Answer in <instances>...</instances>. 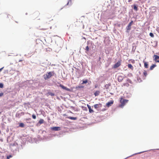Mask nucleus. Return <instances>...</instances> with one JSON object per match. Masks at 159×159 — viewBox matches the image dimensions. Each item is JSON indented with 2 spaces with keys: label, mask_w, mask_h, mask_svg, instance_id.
<instances>
[{
  "label": "nucleus",
  "mask_w": 159,
  "mask_h": 159,
  "mask_svg": "<svg viewBox=\"0 0 159 159\" xmlns=\"http://www.w3.org/2000/svg\"><path fill=\"white\" fill-rule=\"evenodd\" d=\"M134 9L136 11H137L138 10V7L135 5L134 6Z\"/></svg>",
  "instance_id": "nucleus-20"
},
{
  "label": "nucleus",
  "mask_w": 159,
  "mask_h": 159,
  "mask_svg": "<svg viewBox=\"0 0 159 159\" xmlns=\"http://www.w3.org/2000/svg\"><path fill=\"white\" fill-rule=\"evenodd\" d=\"M3 68H4V67H3L2 68H1L0 69V72L3 69Z\"/></svg>",
  "instance_id": "nucleus-32"
},
{
  "label": "nucleus",
  "mask_w": 159,
  "mask_h": 159,
  "mask_svg": "<svg viewBox=\"0 0 159 159\" xmlns=\"http://www.w3.org/2000/svg\"><path fill=\"white\" fill-rule=\"evenodd\" d=\"M19 126L21 127H24L25 125L23 123H21L19 124Z\"/></svg>",
  "instance_id": "nucleus-19"
},
{
  "label": "nucleus",
  "mask_w": 159,
  "mask_h": 159,
  "mask_svg": "<svg viewBox=\"0 0 159 159\" xmlns=\"http://www.w3.org/2000/svg\"><path fill=\"white\" fill-rule=\"evenodd\" d=\"M51 28V26L49 25V24H48L47 23L45 22L43 24L41 27L39 26L38 29L40 30H45Z\"/></svg>",
  "instance_id": "nucleus-1"
},
{
  "label": "nucleus",
  "mask_w": 159,
  "mask_h": 159,
  "mask_svg": "<svg viewBox=\"0 0 159 159\" xmlns=\"http://www.w3.org/2000/svg\"><path fill=\"white\" fill-rule=\"evenodd\" d=\"M153 57H154V60L156 62H159V56L154 55Z\"/></svg>",
  "instance_id": "nucleus-5"
},
{
  "label": "nucleus",
  "mask_w": 159,
  "mask_h": 159,
  "mask_svg": "<svg viewBox=\"0 0 159 159\" xmlns=\"http://www.w3.org/2000/svg\"><path fill=\"white\" fill-rule=\"evenodd\" d=\"M68 3H69V2H68V3H67V5H68Z\"/></svg>",
  "instance_id": "nucleus-37"
},
{
  "label": "nucleus",
  "mask_w": 159,
  "mask_h": 159,
  "mask_svg": "<svg viewBox=\"0 0 159 159\" xmlns=\"http://www.w3.org/2000/svg\"><path fill=\"white\" fill-rule=\"evenodd\" d=\"M121 60L118 61L113 66L114 68H116L119 67L121 65Z\"/></svg>",
  "instance_id": "nucleus-4"
},
{
  "label": "nucleus",
  "mask_w": 159,
  "mask_h": 159,
  "mask_svg": "<svg viewBox=\"0 0 159 159\" xmlns=\"http://www.w3.org/2000/svg\"><path fill=\"white\" fill-rule=\"evenodd\" d=\"M109 86H110V85H109V84H106L105 85V87L106 89H108Z\"/></svg>",
  "instance_id": "nucleus-21"
},
{
  "label": "nucleus",
  "mask_w": 159,
  "mask_h": 159,
  "mask_svg": "<svg viewBox=\"0 0 159 159\" xmlns=\"http://www.w3.org/2000/svg\"><path fill=\"white\" fill-rule=\"evenodd\" d=\"M89 111L90 113H93L94 112V111L93 110L91 109V108H89Z\"/></svg>",
  "instance_id": "nucleus-24"
},
{
  "label": "nucleus",
  "mask_w": 159,
  "mask_h": 159,
  "mask_svg": "<svg viewBox=\"0 0 159 159\" xmlns=\"http://www.w3.org/2000/svg\"><path fill=\"white\" fill-rule=\"evenodd\" d=\"M11 157V155H10L9 156H8L7 158L8 159H9Z\"/></svg>",
  "instance_id": "nucleus-31"
},
{
  "label": "nucleus",
  "mask_w": 159,
  "mask_h": 159,
  "mask_svg": "<svg viewBox=\"0 0 159 159\" xmlns=\"http://www.w3.org/2000/svg\"><path fill=\"white\" fill-rule=\"evenodd\" d=\"M44 122V120L43 119H41L39 121L38 124H43V123Z\"/></svg>",
  "instance_id": "nucleus-13"
},
{
  "label": "nucleus",
  "mask_w": 159,
  "mask_h": 159,
  "mask_svg": "<svg viewBox=\"0 0 159 159\" xmlns=\"http://www.w3.org/2000/svg\"><path fill=\"white\" fill-rule=\"evenodd\" d=\"M88 82V80H83V83H82V84H86Z\"/></svg>",
  "instance_id": "nucleus-22"
},
{
  "label": "nucleus",
  "mask_w": 159,
  "mask_h": 159,
  "mask_svg": "<svg viewBox=\"0 0 159 159\" xmlns=\"http://www.w3.org/2000/svg\"><path fill=\"white\" fill-rule=\"evenodd\" d=\"M149 35L151 37H153L154 36L153 34L152 33H150Z\"/></svg>",
  "instance_id": "nucleus-26"
},
{
  "label": "nucleus",
  "mask_w": 159,
  "mask_h": 159,
  "mask_svg": "<svg viewBox=\"0 0 159 159\" xmlns=\"http://www.w3.org/2000/svg\"><path fill=\"white\" fill-rule=\"evenodd\" d=\"M60 128L58 127H55L52 128V129L55 130L57 131L60 129Z\"/></svg>",
  "instance_id": "nucleus-14"
},
{
  "label": "nucleus",
  "mask_w": 159,
  "mask_h": 159,
  "mask_svg": "<svg viewBox=\"0 0 159 159\" xmlns=\"http://www.w3.org/2000/svg\"><path fill=\"white\" fill-rule=\"evenodd\" d=\"M100 93V92L99 91H96L95 93H94V94L95 96H98Z\"/></svg>",
  "instance_id": "nucleus-12"
},
{
  "label": "nucleus",
  "mask_w": 159,
  "mask_h": 159,
  "mask_svg": "<svg viewBox=\"0 0 159 159\" xmlns=\"http://www.w3.org/2000/svg\"><path fill=\"white\" fill-rule=\"evenodd\" d=\"M128 101V100L121 98L120 100L121 104L120 105V106L122 108Z\"/></svg>",
  "instance_id": "nucleus-3"
},
{
  "label": "nucleus",
  "mask_w": 159,
  "mask_h": 159,
  "mask_svg": "<svg viewBox=\"0 0 159 159\" xmlns=\"http://www.w3.org/2000/svg\"><path fill=\"white\" fill-rule=\"evenodd\" d=\"M114 101L113 100H112L110 102H108L106 104V106L108 107H109L110 106H111L113 103Z\"/></svg>",
  "instance_id": "nucleus-9"
},
{
  "label": "nucleus",
  "mask_w": 159,
  "mask_h": 159,
  "mask_svg": "<svg viewBox=\"0 0 159 159\" xmlns=\"http://www.w3.org/2000/svg\"><path fill=\"white\" fill-rule=\"evenodd\" d=\"M4 16H6V18H7L8 17V15L7 14H5L4 15Z\"/></svg>",
  "instance_id": "nucleus-30"
},
{
  "label": "nucleus",
  "mask_w": 159,
  "mask_h": 159,
  "mask_svg": "<svg viewBox=\"0 0 159 159\" xmlns=\"http://www.w3.org/2000/svg\"><path fill=\"white\" fill-rule=\"evenodd\" d=\"M3 84L2 83H0V88H3Z\"/></svg>",
  "instance_id": "nucleus-27"
},
{
  "label": "nucleus",
  "mask_w": 159,
  "mask_h": 159,
  "mask_svg": "<svg viewBox=\"0 0 159 159\" xmlns=\"http://www.w3.org/2000/svg\"><path fill=\"white\" fill-rule=\"evenodd\" d=\"M59 86L61 88L63 89H65L66 91H70V89H69L64 86V85L61 84H60L59 85Z\"/></svg>",
  "instance_id": "nucleus-6"
},
{
  "label": "nucleus",
  "mask_w": 159,
  "mask_h": 159,
  "mask_svg": "<svg viewBox=\"0 0 159 159\" xmlns=\"http://www.w3.org/2000/svg\"><path fill=\"white\" fill-rule=\"evenodd\" d=\"M123 85L124 86H127V87H128L129 84L128 83H124L123 84Z\"/></svg>",
  "instance_id": "nucleus-23"
},
{
  "label": "nucleus",
  "mask_w": 159,
  "mask_h": 159,
  "mask_svg": "<svg viewBox=\"0 0 159 159\" xmlns=\"http://www.w3.org/2000/svg\"><path fill=\"white\" fill-rule=\"evenodd\" d=\"M88 107L89 109V108H91V107L89 105H88Z\"/></svg>",
  "instance_id": "nucleus-33"
},
{
  "label": "nucleus",
  "mask_w": 159,
  "mask_h": 159,
  "mask_svg": "<svg viewBox=\"0 0 159 159\" xmlns=\"http://www.w3.org/2000/svg\"><path fill=\"white\" fill-rule=\"evenodd\" d=\"M94 106L95 108L97 109L98 108L101 107H102V105L101 103H99L98 104H96L94 105Z\"/></svg>",
  "instance_id": "nucleus-8"
},
{
  "label": "nucleus",
  "mask_w": 159,
  "mask_h": 159,
  "mask_svg": "<svg viewBox=\"0 0 159 159\" xmlns=\"http://www.w3.org/2000/svg\"><path fill=\"white\" fill-rule=\"evenodd\" d=\"M128 67L130 68L131 69L133 70L134 69L133 67L131 64H128Z\"/></svg>",
  "instance_id": "nucleus-15"
},
{
  "label": "nucleus",
  "mask_w": 159,
  "mask_h": 159,
  "mask_svg": "<svg viewBox=\"0 0 159 159\" xmlns=\"http://www.w3.org/2000/svg\"><path fill=\"white\" fill-rule=\"evenodd\" d=\"M32 117L34 119H35L36 118V116L34 114H33L32 116Z\"/></svg>",
  "instance_id": "nucleus-28"
},
{
  "label": "nucleus",
  "mask_w": 159,
  "mask_h": 159,
  "mask_svg": "<svg viewBox=\"0 0 159 159\" xmlns=\"http://www.w3.org/2000/svg\"><path fill=\"white\" fill-rule=\"evenodd\" d=\"M123 80V78L121 76H119L118 78V80L119 82H121Z\"/></svg>",
  "instance_id": "nucleus-10"
},
{
  "label": "nucleus",
  "mask_w": 159,
  "mask_h": 159,
  "mask_svg": "<svg viewBox=\"0 0 159 159\" xmlns=\"http://www.w3.org/2000/svg\"><path fill=\"white\" fill-rule=\"evenodd\" d=\"M143 62L144 63V67L146 68H148V63L144 61H143Z\"/></svg>",
  "instance_id": "nucleus-11"
},
{
  "label": "nucleus",
  "mask_w": 159,
  "mask_h": 159,
  "mask_svg": "<svg viewBox=\"0 0 159 159\" xmlns=\"http://www.w3.org/2000/svg\"><path fill=\"white\" fill-rule=\"evenodd\" d=\"M3 94L4 93H3L1 92L0 93V97L2 96L3 95Z\"/></svg>",
  "instance_id": "nucleus-29"
},
{
  "label": "nucleus",
  "mask_w": 159,
  "mask_h": 159,
  "mask_svg": "<svg viewBox=\"0 0 159 159\" xmlns=\"http://www.w3.org/2000/svg\"><path fill=\"white\" fill-rule=\"evenodd\" d=\"M85 50L87 51H89V48L88 46H87L86 47Z\"/></svg>",
  "instance_id": "nucleus-25"
},
{
  "label": "nucleus",
  "mask_w": 159,
  "mask_h": 159,
  "mask_svg": "<svg viewBox=\"0 0 159 159\" xmlns=\"http://www.w3.org/2000/svg\"><path fill=\"white\" fill-rule=\"evenodd\" d=\"M132 1L131 0H128V2H130Z\"/></svg>",
  "instance_id": "nucleus-36"
},
{
  "label": "nucleus",
  "mask_w": 159,
  "mask_h": 159,
  "mask_svg": "<svg viewBox=\"0 0 159 159\" xmlns=\"http://www.w3.org/2000/svg\"><path fill=\"white\" fill-rule=\"evenodd\" d=\"M68 118L70 119L74 120H75L77 119V118L76 117H69Z\"/></svg>",
  "instance_id": "nucleus-17"
},
{
  "label": "nucleus",
  "mask_w": 159,
  "mask_h": 159,
  "mask_svg": "<svg viewBox=\"0 0 159 159\" xmlns=\"http://www.w3.org/2000/svg\"><path fill=\"white\" fill-rule=\"evenodd\" d=\"M1 112H0V114H1Z\"/></svg>",
  "instance_id": "nucleus-38"
},
{
  "label": "nucleus",
  "mask_w": 159,
  "mask_h": 159,
  "mask_svg": "<svg viewBox=\"0 0 159 159\" xmlns=\"http://www.w3.org/2000/svg\"><path fill=\"white\" fill-rule=\"evenodd\" d=\"M143 74L144 75V78H145V77L147 75V71L146 70H144L143 72Z\"/></svg>",
  "instance_id": "nucleus-18"
},
{
  "label": "nucleus",
  "mask_w": 159,
  "mask_h": 159,
  "mask_svg": "<svg viewBox=\"0 0 159 159\" xmlns=\"http://www.w3.org/2000/svg\"><path fill=\"white\" fill-rule=\"evenodd\" d=\"M55 75H56V74L54 71H50L47 72L46 74L44 75L43 76L44 79L45 80H47L49 79L52 76H54Z\"/></svg>",
  "instance_id": "nucleus-2"
},
{
  "label": "nucleus",
  "mask_w": 159,
  "mask_h": 159,
  "mask_svg": "<svg viewBox=\"0 0 159 159\" xmlns=\"http://www.w3.org/2000/svg\"><path fill=\"white\" fill-rule=\"evenodd\" d=\"M156 66V65L155 64H153L150 67V70H152Z\"/></svg>",
  "instance_id": "nucleus-16"
},
{
  "label": "nucleus",
  "mask_w": 159,
  "mask_h": 159,
  "mask_svg": "<svg viewBox=\"0 0 159 159\" xmlns=\"http://www.w3.org/2000/svg\"><path fill=\"white\" fill-rule=\"evenodd\" d=\"M133 21L131 20V22L129 23V25L126 27V29L127 30H129L131 29V26L132 25V24L133 23Z\"/></svg>",
  "instance_id": "nucleus-7"
},
{
  "label": "nucleus",
  "mask_w": 159,
  "mask_h": 159,
  "mask_svg": "<svg viewBox=\"0 0 159 159\" xmlns=\"http://www.w3.org/2000/svg\"><path fill=\"white\" fill-rule=\"evenodd\" d=\"M98 87V85H97V84H96V85H95V88H97V87Z\"/></svg>",
  "instance_id": "nucleus-34"
},
{
  "label": "nucleus",
  "mask_w": 159,
  "mask_h": 159,
  "mask_svg": "<svg viewBox=\"0 0 159 159\" xmlns=\"http://www.w3.org/2000/svg\"><path fill=\"white\" fill-rule=\"evenodd\" d=\"M51 96H54V94L53 93H51Z\"/></svg>",
  "instance_id": "nucleus-35"
}]
</instances>
